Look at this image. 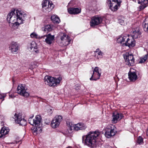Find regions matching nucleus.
<instances>
[{"label":"nucleus","instance_id":"f257e3e1","mask_svg":"<svg viewBox=\"0 0 148 148\" xmlns=\"http://www.w3.org/2000/svg\"><path fill=\"white\" fill-rule=\"evenodd\" d=\"M26 17L27 14L24 12L16 10L8 13L7 20L10 23L13 24L14 26H17L23 23Z\"/></svg>","mask_w":148,"mask_h":148},{"label":"nucleus","instance_id":"f03ea898","mask_svg":"<svg viewBox=\"0 0 148 148\" xmlns=\"http://www.w3.org/2000/svg\"><path fill=\"white\" fill-rule=\"evenodd\" d=\"M99 134V132L97 131L90 132L82 136V141H84L85 145L90 147H96L97 145V140Z\"/></svg>","mask_w":148,"mask_h":148},{"label":"nucleus","instance_id":"7ed1b4c3","mask_svg":"<svg viewBox=\"0 0 148 148\" xmlns=\"http://www.w3.org/2000/svg\"><path fill=\"white\" fill-rule=\"evenodd\" d=\"M33 116H32L29 119V122L31 125L37 127V129L39 132L38 133H39L42 131V129L40 127L42 126L41 117L40 116L37 115L35 119H33Z\"/></svg>","mask_w":148,"mask_h":148},{"label":"nucleus","instance_id":"20e7f679","mask_svg":"<svg viewBox=\"0 0 148 148\" xmlns=\"http://www.w3.org/2000/svg\"><path fill=\"white\" fill-rule=\"evenodd\" d=\"M62 79L61 76L56 78L46 76L45 77L44 80L45 84L52 86H55L59 84Z\"/></svg>","mask_w":148,"mask_h":148},{"label":"nucleus","instance_id":"39448f33","mask_svg":"<svg viewBox=\"0 0 148 148\" xmlns=\"http://www.w3.org/2000/svg\"><path fill=\"white\" fill-rule=\"evenodd\" d=\"M121 0H108V4L112 11H116L120 7Z\"/></svg>","mask_w":148,"mask_h":148},{"label":"nucleus","instance_id":"423d86ee","mask_svg":"<svg viewBox=\"0 0 148 148\" xmlns=\"http://www.w3.org/2000/svg\"><path fill=\"white\" fill-rule=\"evenodd\" d=\"M17 93L24 97H27L29 93L26 91L27 88L25 86L22 84L19 85L17 88Z\"/></svg>","mask_w":148,"mask_h":148},{"label":"nucleus","instance_id":"0eeeda50","mask_svg":"<svg viewBox=\"0 0 148 148\" xmlns=\"http://www.w3.org/2000/svg\"><path fill=\"white\" fill-rule=\"evenodd\" d=\"M124 59L125 60L126 64L129 66H133L134 62V59L133 56L128 53L124 55Z\"/></svg>","mask_w":148,"mask_h":148},{"label":"nucleus","instance_id":"6e6552de","mask_svg":"<svg viewBox=\"0 0 148 148\" xmlns=\"http://www.w3.org/2000/svg\"><path fill=\"white\" fill-rule=\"evenodd\" d=\"M109 126L111 128H109V129L106 131L105 134V136L108 138H110L112 136H114L116 132V127L110 124Z\"/></svg>","mask_w":148,"mask_h":148},{"label":"nucleus","instance_id":"1a4fd4ad","mask_svg":"<svg viewBox=\"0 0 148 148\" xmlns=\"http://www.w3.org/2000/svg\"><path fill=\"white\" fill-rule=\"evenodd\" d=\"M15 122L22 126H25L26 125V121L22 118V115L21 114H15L14 115Z\"/></svg>","mask_w":148,"mask_h":148},{"label":"nucleus","instance_id":"9d476101","mask_svg":"<svg viewBox=\"0 0 148 148\" xmlns=\"http://www.w3.org/2000/svg\"><path fill=\"white\" fill-rule=\"evenodd\" d=\"M62 119L61 116H56L51 121V125L53 128H56L58 127L60 124V122Z\"/></svg>","mask_w":148,"mask_h":148},{"label":"nucleus","instance_id":"9b49d317","mask_svg":"<svg viewBox=\"0 0 148 148\" xmlns=\"http://www.w3.org/2000/svg\"><path fill=\"white\" fill-rule=\"evenodd\" d=\"M60 38L61 40V42L64 46H67L69 45L71 41V39L69 36L64 33H61Z\"/></svg>","mask_w":148,"mask_h":148},{"label":"nucleus","instance_id":"f8f14e48","mask_svg":"<svg viewBox=\"0 0 148 148\" xmlns=\"http://www.w3.org/2000/svg\"><path fill=\"white\" fill-rule=\"evenodd\" d=\"M41 39H44L43 40L44 41H45L47 44L49 45L52 43L54 39V36L51 35V34L41 36Z\"/></svg>","mask_w":148,"mask_h":148},{"label":"nucleus","instance_id":"ddd939ff","mask_svg":"<svg viewBox=\"0 0 148 148\" xmlns=\"http://www.w3.org/2000/svg\"><path fill=\"white\" fill-rule=\"evenodd\" d=\"M102 19L101 17L96 16L92 17L90 22V25L92 27H94L101 23Z\"/></svg>","mask_w":148,"mask_h":148},{"label":"nucleus","instance_id":"4468645a","mask_svg":"<svg viewBox=\"0 0 148 148\" xmlns=\"http://www.w3.org/2000/svg\"><path fill=\"white\" fill-rule=\"evenodd\" d=\"M42 7L43 9L46 10L49 12L53 8V5L51 2H50L49 1L44 0L42 3Z\"/></svg>","mask_w":148,"mask_h":148},{"label":"nucleus","instance_id":"2eb2a0df","mask_svg":"<svg viewBox=\"0 0 148 148\" xmlns=\"http://www.w3.org/2000/svg\"><path fill=\"white\" fill-rule=\"evenodd\" d=\"M123 44L124 46H128L129 47H133L135 46V41H134V39L133 38L131 39H130L127 37L125 42Z\"/></svg>","mask_w":148,"mask_h":148},{"label":"nucleus","instance_id":"dca6fc26","mask_svg":"<svg viewBox=\"0 0 148 148\" xmlns=\"http://www.w3.org/2000/svg\"><path fill=\"white\" fill-rule=\"evenodd\" d=\"M123 117V115L121 114L117 113L116 114H114L112 116V122L116 123L117 121L121 119Z\"/></svg>","mask_w":148,"mask_h":148},{"label":"nucleus","instance_id":"f3484780","mask_svg":"<svg viewBox=\"0 0 148 148\" xmlns=\"http://www.w3.org/2000/svg\"><path fill=\"white\" fill-rule=\"evenodd\" d=\"M86 127V125L84 123H79L75 125L74 126V129L75 130L78 131L79 130L85 129Z\"/></svg>","mask_w":148,"mask_h":148},{"label":"nucleus","instance_id":"a211bd4d","mask_svg":"<svg viewBox=\"0 0 148 148\" xmlns=\"http://www.w3.org/2000/svg\"><path fill=\"white\" fill-rule=\"evenodd\" d=\"M128 78L132 81H134L137 79V76L135 72L130 71L128 73Z\"/></svg>","mask_w":148,"mask_h":148},{"label":"nucleus","instance_id":"6ab92c4d","mask_svg":"<svg viewBox=\"0 0 148 148\" xmlns=\"http://www.w3.org/2000/svg\"><path fill=\"white\" fill-rule=\"evenodd\" d=\"M10 48V50L13 53L17 52L18 50V45L17 43L14 42H12Z\"/></svg>","mask_w":148,"mask_h":148},{"label":"nucleus","instance_id":"aec40b11","mask_svg":"<svg viewBox=\"0 0 148 148\" xmlns=\"http://www.w3.org/2000/svg\"><path fill=\"white\" fill-rule=\"evenodd\" d=\"M9 132V129H6V127H3L0 131V138H4Z\"/></svg>","mask_w":148,"mask_h":148},{"label":"nucleus","instance_id":"412c9836","mask_svg":"<svg viewBox=\"0 0 148 148\" xmlns=\"http://www.w3.org/2000/svg\"><path fill=\"white\" fill-rule=\"evenodd\" d=\"M68 12L70 14H77L80 12V10L77 8H70L68 9Z\"/></svg>","mask_w":148,"mask_h":148},{"label":"nucleus","instance_id":"4be33fe9","mask_svg":"<svg viewBox=\"0 0 148 148\" xmlns=\"http://www.w3.org/2000/svg\"><path fill=\"white\" fill-rule=\"evenodd\" d=\"M140 32L139 28H136L133 31L132 37L133 38L136 39L140 37Z\"/></svg>","mask_w":148,"mask_h":148},{"label":"nucleus","instance_id":"5701e85b","mask_svg":"<svg viewBox=\"0 0 148 148\" xmlns=\"http://www.w3.org/2000/svg\"><path fill=\"white\" fill-rule=\"evenodd\" d=\"M93 72V74L95 75L97 77V78H94L93 80L96 81L99 79L101 75V73H100L99 72V68L97 67H95Z\"/></svg>","mask_w":148,"mask_h":148},{"label":"nucleus","instance_id":"b1692460","mask_svg":"<svg viewBox=\"0 0 148 148\" xmlns=\"http://www.w3.org/2000/svg\"><path fill=\"white\" fill-rule=\"evenodd\" d=\"M127 37V36H124L123 35H122L117 38V42L118 43L122 44L124 45L123 43L125 42Z\"/></svg>","mask_w":148,"mask_h":148},{"label":"nucleus","instance_id":"393cba45","mask_svg":"<svg viewBox=\"0 0 148 148\" xmlns=\"http://www.w3.org/2000/svg\"><path fill=\"white\" fill-rule=\"evenodd\" d=\"M143 27L144 30L148 33V17L145 19L143 23Z\"/></svg>","mask_w":148,"mask_h":148},{"label":"nucleus","instance_id":"a878e982","mask_svg":"<svg viewBox=\"0 0 148 148\" xmlns=\"http://www.w3.org/2000/svg\"><path fill=\"white\" fill-rule=\"evenodd\" d=\"M51 19L54 23H59L60 20L59 17L56 15H53L51 16Z\"/></svg>","mask_w":148,"mask_h":148},{"label":"nucleus","instance_id":"bb28decb","mask_svg":"<svg viewBox=\"0 0 148 148\" xmlns=\"http://www.w3.org/2000/svg\"><path fill=\"white\" fill-rule=\"evenodd\" d=\"M148 54L147 53L144 56L141 58L139 62V63H142L145 62L147 60L148 58Z\"/></svg>","mask_w":148,"mask_h":148},{"label":"nucleus","instance_id":"cd10ccee","mask_svg":"<svg viewBox=\"0 0 148 148\" xmlns=\"http://www.w3.org/2000/svg\"><path fill=\"white\" fill-rule=\"evenodd\" d=\"M137 142V143L140 145H142L144 143L143 138L140 136L138 137Z\"/></svg>","mask_w":148,"mask_h":148},{"label":"nucleus","instance_id":"c85d7f7f","mask_svg":"<svg viewBox=\"0 0 148 148\" xmlns=\"http://www.w3.org/2000/svg\"><path fill=\"white\" fill-rule=\"evenodd\" d=\"M30 36L32 38H36L41 39L40 36H39L36 33L33 32L30 34Z\"/></svg>","mask_w":148,"mask_h":148},{"label":"nucleus","instance_id":"c756f323","mask_svg":"<svg viewBox=\"0 0 148 148\" xmlns=\"http://www.w3.org/2000/svg\"><path fill=\"white\" fill-rule=\"evenodd\" d=\"M42 29L44 31H50L51 30V26L50 25H46L45 27L42 28Z\"/></svg>","mask_w":148,"mask_h":148},{"label":"nucleus","instance_id":"7c9ffc66","mask_svg":"<svg viewBox=\"0 0 148 148\" xmlns=\"http://www.w3.org/2000/svg\"><path fill=\"white\" fill-rule=\"evenodd\" d=\"M46 112L48 113V114L51 115L53 112L52 109L49 106H47L46 107Z\"/></svg>","mask_w":148,"mask_h":148},{"label":"nucleus","instance_id":"2f4dec72","mask_svg":"<svg viewBox=\"0 0 148 148\" xmlns=\"http://www.w3.org/2000/svg\"><path fill=\"white\" fill-rule=\"evenodd\" d=\"M30 48L31 50H32L33 48L34 49H37V47L36 46V44L35 42H32L30 44Z\"/></svg>","mask_w":148,"mask_h":148},{"label":"nucleus","instance_id":"473e14b6","mask_svg":"<svg viewBox=\"0 0 148 148\" xmlns=\"http://www.w3.org/2000/svg\"><path fill=\"white\" fill-rule=\"evenodd\" d=\"M32 132L34 135H36L38 133V130L37 129V127H36V128H34L32 130Z\"/></svg>","mask_w":148,"mask_h":148},{"label":"nucleus","instance_id":"72a5a7b5","mask_svg":"<svg viewBox=\"0 0 148 148\" xmlns=\"http://www.w3.org/2000/svg\"><path fill=\"white\" fill-rule=\"evenodd\" d=\"M97 78V77H96V76L95 75H94V74H92V75L91 76V77L90 78V80H93L94 79V78Z\"/></svg>","mask_w":148,"mask_h":148},{"label":"nucleus","instance_id":"f704fd0d","mask_svg":"<svg viewBox=\"0 0 148 148\" xmlns=\"http://www.w3.org/2000/svg\"><path fill=\"white\" fill-rule=\"evenodd\" d=\"M119 23L121 25H124V22L123 20H119Z\"/></svg>","mask_w":148,"mask_h":148},{"label":"nucleus","instance_id":"c9c22d12","mask_svg":"<svg viewBox=\"0 0 148 148\" xmlns=\"http://www.w3.org/2000/svg\"><path fill=\"white\" fill-rule=\"evenodd\" d=\"M45 123H46L47 124H49L50 123V121L49 120V119H46L45 120Z\"/></svg>","mask_w":148,"mask_h":148},{"label":"nucleus","instance_id":"e433bc0d","mask_svg":"<svg viewBox=\"0 0 148 148\" xmlns=\"http://www.w3.org/2000/svg\"><path fill=\"white\" fill-rule=\"evenodd\" d=\"M98 55L102 56H103V53H102L101 51H99L97 53Z\"/></svg>","mask_w":148,"mask_h":148},{"label":"nucleus","instance_id":"4c0bfd02","mask_svg":"<svg viewBox=\"0 0 148 148\" xmlns=\"http://www.w3.org/2000/svg\"><path fill=\"white\" fill-rule=\"evenodd\" d=\"M5 97V96L4 95L0 94V99H3Z\"/></svg>","mask_w":148,"mask_h":148},{"label":"nucleus","instance_id":"58836bf2","mask_svg":"<svg viewBox=\"0 0 148 148\" xmlns=\"http://www.w3.org/2000/svg\"><path fill=\"white\" fill-rule=\"evenodd\" d=\"M9 96L11 97V98H14L15 96H14V95L13 94L10 95H9Z\"/></svg>","mask_w":148,"mask_h":148},{"label":"nucleus","instance_id":"ea45409f","mask_svg":"<svg viewBox=\"0 0 148 148\" xmlns=\"http://www.w3.org/2000/svg\"><path fill=\"white\" fill-rule=\"evenodd\" d=\"M99 49H97L96 51H95V52L96 53H98L99 51Z\"/></svg>","mask_w":148,"mask_h":148},{"label":"nucleus","instance_id":"a19ab883","mask_svg":"<svg viewBox=\"0 0 148 148\" xmlns=\"http://www.w3.org/2000/svg\"><path fill=\"white\" fill-rule=\"evenodd\" d=\"M66 148H72V147L70 146L68 147H66Z\"/></svg>","mask_w":148,"mask_h":148},{"label":"nucleus","instance_id":"79ce46f5","mask_svg":"<svg viewBox=\"0 0 148 148\" xmlns=\"http://www.w3.org/2000/svg\"><path fill=\"white\" fill-rule=\"evenodd\" d=\"M72 2H73V1H71L69 3V4H71Z\"/></svg>","mask_w":148,"mask_h":148}]
</instances>
